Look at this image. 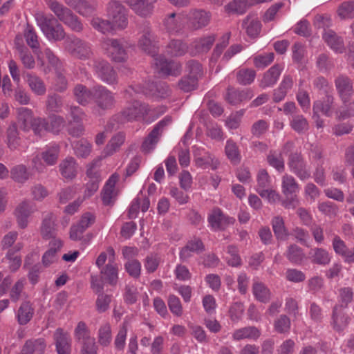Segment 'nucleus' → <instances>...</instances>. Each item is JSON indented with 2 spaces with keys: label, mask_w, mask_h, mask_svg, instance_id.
Returning <instances> with one entry per match:
<instances>
[{
  "label": "nucleus",
  "mask_w": 354,
  "mask_h": 354,
  "mask_svg": "<svg viewBox=\"0 0 354 354\" xmlns=\"http://www.w3.org/2000/svg\"><path fill=\"white\" fill-rule=\"evenodd\" d=\"M171 118L169 116H166L163 120L160 121L155 127L153 131L149 133L148 137L145 139L142 144V149L145 152H150L152 151L158 142L160 136V132L164 127L171 124Z\"/></svg>",
  "instance_id": "nucleus-11"
},
{
  "label": "nucleus",
  "mask_w": 354,
  "mask_h": 354,
  "mask_svg": "<svg viewBox=\"0 0 354 354\" xmlns=\"http://www.w3.org/2000/svg\"><path fill=\"white\" fill-rule=\"evenodd\" d=\"M256 76L255 71L252 69L242 68L236 75L237 81L243 85L251 84Z\"/></svg>",
  "instance_id": "nucleus-56"
},
{
  "label": "nucleus",
  "mask_w": 354,
  "mask_h": 354,
  "mask_svg": "<svg viewBox=\"0 0 354 354\" xmlns=\"http://www.w3.org/2000/svg\"><path fill=\"white\" fill-rule=\"evenodd\" d=\"M36 19L37 25L48 40L55 41L64 38V29L55 18L41 15Z\"/></svg>",
  "instance_id": "nucleus-3"
},
{
  "label": "nucleus",
  "mask_w": 354,
  "mask_h": 354,
  "mask_svg": "<svg viewBox=\"0 0 354 354\" xmlns=\"http://www.w3.org/2000/svg\"><path fill=\"white\" fill-rule=\"evenodd\" d=\"M32 314L33 310L29 303H23L17 314L19 323L21 325L26 324L31 319Z\"/></svg>",
  "instance_id": "nucleus-48"
},
{
  "label": "nucleus",
  "mask_w": 354,
  "mask_h": 354,
  "mask_svg": "<svg viewBox=\"0 0 354 354\" xmlns=\"http://www.w3.org/2000/svg\"><path fill=\"white\" fill-rule=\"evenodd\" d=\"M102 277L109 283L115 285L117 283L118 278V266L114 262L113 263H108L104 268L101 270Z\"/></svg>",
  "instance_id": "nucleus-39"
},
{
  "label": "nucleus",
  "mask_w": 354,
  "mask_h": 354,
  "mask_svg": "<svg viewBox=\"0 0 354 354\" xmlns=\"http://www.w3.org/2000/svg\"><path fill=\"white\" fill-rule=\"evenodd\" d=\"M94 68L97 77L104 82L108 84L117 83L118 78L116 74L107 62L104 60L95 62Z\"/></svg>",
  "instance_id": "nucleus-14"
},
{
  "label": "nucleus",
  "mask_w": 354,
  "mask_h": 354,
  "mask_svg": "<svg viewBox=\"0 0 354 354\" xmlns=\"http://www.w3.org/2000/svg\"><path fill=\"white\" fill-rule=\"evenodd\" d=\"M250 6V3L246 0H234L226 5L225 6V10L230 14H243L246 11Z\"/></svg>",
  "instance_id": "nucleus-46"
},
{
  "label": "nucleus",
  "mask_w": 354,
  "mask_h": 354,
  "mask_svg": "<svg viewBox=\"0 0 354 354\" xmlns=\"http://www.w3.org/2000/svg\"><path fill=\"white\" fill-rule=\"evenodd\" d=\"M292 147V143H287L281 153L274 151L268 156V164L274 167L277 171L282 172L284 170V160L283 155L288 153Z\"/></svg>",
  "instance_id": "nucleus-24"
},
{
  "label": "nucleus",
  "mask_w": 354,
  "mask_h": 354,
  "mask_svg": "<svg viewBox=\"0 0 354 354\" xmlns=\"http://www.w3.org/2000/svg\"><path fill=\"white\" fill-rule=\"evenodd\" d=\"M65 46L69 53L80 59L87 58L91 54L89 46L77 38H68Z\"/></svg>",
  "instance_id": "nucleus-12"
},
{
  "label": "nucleus",
  "mask_w": 354,
  "mask_h": 354,
  "mask_svg": "<svg viewBox=\"0 0 354 354\" xmlns=\"http://www.w3.org/2000/svg\"><path fill=\"white\" fill-rule=\"evenodd\" d=\"M333 99L330 96H326L324 101H316L313 105L314 117L318 116L322 113L326 116H330L332 113V104Z\"/></svg>",
  "instance_id": "nucleus-35"
},
{
  "label": "nucleus",
  "mask_w": 354,
  "mask_h": 354,
  "mask_svg": "<svg viewBox=\"0 0 354 354\" xmlns=\"http://www.w3.org/2000/svg\"><path fill=\"white\" fill-rule=\"evenodd\" d=\"M225 153L227 158L234 163L240 160V154L236 145L232 140H227L225 146Z\"/></svg>",
  "instance_id": "nucleus-59"
},
{
  "label": "nucleus",
  "mask_w": 354,
  "mask_h": 354,
  "mask_svg": "<svg viewBox=\"0 0 354 354\" xmlns=\"http://www.w3.org/2000/svg\"><path fill=\"white\" fill-rule=\"evenodd\" d=\"M337 12L341 18L354 17V2L343 3L339 7Z\"/></svg>",
  "instance_id": "nucleus-64"
},
{
  "label": "nucleus",
  "mask_w": 354,
  "mask_h": 354,
  "mask_svg": "<svg viewBox=\"0 0 354 354\" xmlns=\"http://www.w3.org/2000/svg\"><path fill=\"white\" fill-rule=\"evenodd\" d=\"M211 15L203 10H191L188 15L185 14L187 24L192 28L198 30L202 28L209 23Z\"/></svg>",
  "instance_id": "nucleus-10"
},
{
  "label": "nucleus",
  "mask_w": 354,
  "mask_h": 354,
  "mask_svg": "<svg viewBox=\"0 0 354 354\" xmlns=\"http://www.w3.org/2000/svg\"><path fill=\"white\" fill-rule=\"evenodd\" d=\"M224 258L227 264L232 267H237L241 265V261L236 247L230 245L227 248Z\"/></svg>",
  "instance_id": "nucleus-51"
},
{
  "label": "nucleus",
  "mask_w": 354,
  "mask_h": 354,
  "mask_svg": "<svg viewBox=\"0 0 354 354\" xmlns=\"http://www.w3.org/2000/svg\"><path fill=\"white\" fill-rule=\"evenodd\" d=\"M59 153V147L57 144H50L46 147L41 154V158L48 165H53L57 162Z\"/></svg>",
  "instance_id": "nucleus-34"
},
{
  "label": "nucleus",
  "mask_w": 354,
  "mask_h": 354,
  "mask_svg": "<svg viewBox=\"0 0 354 354\" xmlns=\"http://www.w3.org/2000/svg\"><path fill=\"white\" fill-rule=\"evenodd\" d=\"M251 97L250 92H240L233 89H228L226 98L230 104H236L244 100L250 99Z\"/></svg>",
  "instance_id": "nucleus-54"
},
{
  "label": "nucleus",
  "mask_w": 354,
  "mask_h": 354,
  "mask_svg": "<svg viewBox=\"0 0 354 354\" xmlns=\"http://www.w3.org/2000/svg\"><path fill=\"white\" fill-rule=\"evenodd\" d=\"M91 25L94 29L103 33H110L114 31L113 26L109 20H105L100 17H94L91 20Z\"/></svg>",
  "instance_id": "nucleus-49"
},
{
  "label": "nucleus",
  "mask_w": 354,
  "mask_h": 354,
  "mask_svg": "<svg viewBox=\"0 0 354 354\" xmlns=\"http://www.w3.org/2000/svg\"><path fill=\"white\" fill-rule=\"evenodd\" d=\"M342 307L335 306L333 313V325L335 329L342 330L347 324V317L342 313Z\"/></svg>",
  "instance_id": "nucleus-47"
},
{
  "label": "nucleus",
  "mask_w": 354,
  "mask_h": 354,
  "mask_svg": "<svg viewBox=\"0 0 354 354\" xmlns=\"http://www.w3.org/2000/svg\"><path fill=\"white\" fill-rule=\"evenodd\" d=\"M74 337L81 344L88 342L89 339H94L91 337L90 330L84 322L77 323L74 330Z\"/></svg>",
  "instance_id": "nucleus-44"
},
{
  "label": "nucleus",
  "mask_w": 354,
  "mask_h": 354,
  "mask_svg": "<svg viewBox=\"0 0 354 354\" xmlns=\"http://www.w3.org/2000/svg\"><path fill=\"white\" fill-rule=\"evenodd\" d=\"M22 42V37L21 35H17L15 38V44L19 53L20 59L26 68H33L35 66L34 57L28 50L21 44Z\"/></svg>",
  "instance_id": "nucleus-23"
},
{
  "label": "nucleus",
  "mask_w": 354,
  "mask_h": 354,
  "mask_svg": "<svg viewBox=\"0 0 354 354\" xmlns=\"http://www.w3.org/2000/svg\"><path fill=\"white\" fill-rule=\"evenodd\" d=\"M244 114L243 110H240L234 113L231 114L225 122V125L230 129H237L241 123L242 117Z\"/></svg>",
  "instance_id": "nucleus-62"
},
{
  "label": "nucleus",
  "mask_w": 354,
  "mask_h": 354,
  "mask_svg": "<svg viewBox=\"0 0 354 354\" xmlns=\"http://www.w3.org/2000/svg\"><path fill=\"white\" fill-rule=\"evenodd\" d=\"M65 1L82 15H87L92 11L91 7L84 0H65Z\"/></svg>",
  "instance_id": "nucleus-58"
},
{
  "label": "nucleus",
  "mask_w": 354,
  "mask_h": 354,
  "mask_svg": "<svg viewBox=\"0 0 354 354\" xmlns=\"http://www.w3.org/2000/svg\"><path fill=\"white\" fill-rule=\"evenodd\" d=\"M324 41L335 52L342 53L344 48L342 39L337 36L335 32L328 30L323 35Z\"/></svg>",
  "instance_id": "nucleus-36"
},
{
  "label": "nucleus",
  "mask_w": 354,
  "mask_h": 354,
  "mask_svg": "<svg viewBox=\"0 0 354 354\" xmlns=\"http://www.w3.org/2000/svg\"><path fill=\"white\" fill-rule=\"evenodd\" d=\"M124 142V134L120 133L113 136L102 152V154L98 160H101L103 158L112 156L117 151V150L120 147Z\"/></svg>",
  "instance_id": "nucleus-31"
},
{
  "label": "nucleus",
  "mask_w": 354,
  "mask_h": 354,
  "mask_svg": "<svg viewBox=\"0 0 354 354\" xmlns=\"http://www.w3.org/2000/svg\"><path fill=\"white\" fill-rule=\"evenodd\" d=\"M107 16L114 31L124 29L127 26V18L125 8L120 3L111 1L108 8Z\"/></svg>",
  "instance_id": "nucleus-6"
},
{
  "label": "nucleus",
  "mask_w": 354,
  "mask_h": 354,
  "mask_svg": "<svg viewBox=\"0 0 354 354\" xmlns=\"http://www.w3.org/2000/svg\"><path fill=\"white\" fill-rule=\"evenodd\" d=\"M55 216L52 213L46 214L43 219L41 233L44 238L50 237L55 230Z\"/></svg>",
  "instance_id": "nucleus-41"
},
{
  "label": "nucleus",
  "mask_w": 354,
  "mask_h": 354,
  "mask_svg": "<svg viewBox=\"0 0 354 354\" xmlns=\"http://www.w3.org/2000/svg\"><path fill=\"white\" fill-rule=\"evenodd\" d=\"M260 336V331L255 327L248 326L235 330L233 333V338L235 340L243 339H256Z\"/></svg>",
  "instance_id": "nucleus-40"
},
{
  "label": "nucleus",
  "mask_w": 354,
  "mask_h": 354,
  "mask_svg": "<svg viewBox=\"0 0 354 354\" xmlns=\"http://www.w3.org/2000/svg\"><path fill=\"white\" fill-rule=\"evenodd\" d=\"M24 37L27 44L37 53V52L36 50L39 48V43L37 35L33 28L27 26L24 32Z\"/></svg>",
  "instance_id": "nucleus-57"
},
{
  "label": "nucleus",
  "mask_w": 354,
  "mask_h": 354,
  "mask_svg": "<svg viewBox=\"0 0 354 354\" xmlns=\"http://www.w3.org/2000/svg\"><path fill=\"white\" fill-rule=\"evenodd\" d=\"M38 118H34L31 110L27 108L21 107L18 110L19 123L24 130H28L30 128L34 130V126Z\"/></svg>",
  "instance_id": "nucleus-30"
},
{
  "label": "nucleus",
  "mask_w": 354,
  "mask_h": 354,
  "mask_svg": "<svg viewBox=\"0 0 354 354\" xmlns=\"http://www.w3.org/2000/svg\"><path fill=\"white\" fill-rule=\"evenodd\" d=\"M282 70L283 66L279 64L271 67L264 74L261 83V86L266 88L274 84L279 79Z\"/></svg>",
  "instance_id": "nucleus-32"
},
{
  "label": "nucleus",
  "mask_w": 354,
  "mask_h": 354,
  "mask_svg": "<svg viewBox=\"0 0 354 354\" xmlns=\"http://www.w3.org/2000/svg\"><path fill=\"white\" fill-rule=\"evenodd\" d=\"M311 260L313 263L326 265L330 261V256L328 252L322 248H315L310 252Z\"/></svg>",
  "instance_id": "nucleus-45"
},
{
  "label": "nucleus",
  "mask_w": 354,
  "mask_h": 354,
  "mask_svg": "<svg viewBox=\"0 0 354 354\" xmlns=\"http://www.w3.org/2000/svg\"><path fill=\"white\" fill-rule=\"evenodd\" d=\"M108 261L109 263L115 262V252L112 248H109L106 251L102 252L96 259V265L97 267H102L105 262Z\"/></svg>",
  "instance_id": "nucleus-61"
},
{
  "label": "nucleus",
  "mask_w": 354,
  "mask_h": 354,
  "mask_svg": "<svg viewBox=\"0 0 354 354\" xmlns=\"http://www.w3.org/2000/svg\"><path fill=\"white\" fill-rule=\"evenodd\" d=\"M6 142L8 147L11 151L19 149L21 140L15 125H12L8 129Z\"/></svg>",
  "instance_id": "nucleus-42"
},
{
  "label": "nucleus",
  "mask_w": 354,
  "mask_h": 354,
  "mask_svg": "<svg viewBox=\"0 0 354 354\" xmlns=\"http://www.w3.org/2000/svg\"><path fill=\"white\" fill-rule=\"evenodd\" d=\"M274 233L279 240H285L288 236V232L284 225L282 218L274 217L272 222Z\"/></svg>",
  "instance_id": "nucleus-50"
},
{
  "label": "nucleus",
  "mask_w": 354,
  "mask_h": 354,
  "mask_svg": "<svg viewBox=\"0 0 354 354\" xmlns=\"http://www.w3.org/2000/svg\"><path fill=\"white\" fill-rule=\"evenodd\" d=\"M59 167L62 176L65 179H73L78 172V165L75 160L72 157H68L63 160L60 162Z\"/></svg>",
  "instance_id": "nucleus-21"
},
{
  "label": "nucleus",
  "mask_w": 354,
  "mask_h": 354,
  "mask_svg": "<svg viewBox=\"0 0 354 354\" xmlns=\"http://www.w3.org/2000/svg\"><path fill=\"white\" fill-rule=\"evenodd\" d=\"M55 340L58 354H70V338L66 333L58 328L55 333Z\"/></svg>",
  "instance_id": "nucleus-26"
},
{
  "label": "nucleus",
  "mask_w": 354,
  "mask_h": 354,
  "mask_svg": "<svg viewBox=\"0 0 354 354\" xmlns=\"http://www.w3.org/2000/svg\"><path fill=\"white\" fill-rule=\"evenodd\" d=\"M243 26L247 35L250 37H257L261 29V22L254 15H248L243 22Z\"/></svg>",
  "instance_id": "nucleus-29"
},
{
  "label": "nucleus",
  "mask_w": 354,
  "mask_h": 354,
  "mask_svg": "<svg viewBox=\"0 0 354 354\" xmlns=\"http://www.w3.org/2000/svg\"><path fill=\"white\" fill-rule=\"evenodd\" d=\"M91 144L86 140H80L73 145L75 153L78 157L86 158L91 151Z\"/></svg>",
  "instance_id": "nucleus-53"
},
{
  "label": "nucleus",
  "mask_w": 354,
  "mask_h": 354,
  "mask_svg": "<svg viewBox=\"0 0 354 354\" xmlns=\"http://www.w3.org/2000/svg\"><path fill=\"white\" fill-rule=\"evenodd\" d=\"M37 60L44 68V71H50L51 68L57 67L59 64L57 57L49 49H45L44 54L42 53H37Z\"/></svg>",
  "instance_id": "nucleus-28"
},
{
  "label": "nucleus",
  "mask_w": 354,
  "mask_h": 354,
  "mask_svg": "<svg viewBox=\"0 0 354 354\" xmlns=\"http://www.w3.org/2000/svg\"><path fill=\"white\" fill-rule=\"evenodd\" d=\"M291 127L296 131L301 133L308 129V123L302 115H295L290 120Z\"/></svg>",
  "instance_id": "nucleus-60"
},
{
  "label": "nucleus",
  "mask_w": 354,
  "mask_h": 354,
  "mask_svg": "<svg viewBox=\"0 0 354 354\" xmlns=\"http://www.w3.org/2000/svg\"><path fill=\"white\" fill-rule=\"evenodd\" d=\"M124 1L137 15L147 17L152 13L157 0H124Z\"/></svg>",
  "instance_id": "nucleus-17"
},
{
  "label": "nucleus",
  "mask_w": 354,
  "mask_h": 354,
  "mask_svg": "<svg viewBox=\"0 0 354 354\" xmlns=\"http://www.w3.org/2000/svg\"><path fill=\"white\" fill-rule=\"evenodd\" d=\"M93 98L96 104L93 112L99 115L102 113L101 111L112 109L115 102L113 94L103 86L93 88Z\"/></svg>",
  "instance_id": "nucleus-5"
},
{
  "label": "nucleus",
  "mask_w": 354,
  "mask_h": 354,
  "mask_svg": "<svg viewBox=\"0 0 354 354\" xmlns=\"http://www.w3.org/2000/svg\"><path fill=\"white\" fill-rule=\"evenodd\" d=\"M35 205L28 201H24L18 205L15 211L17 223L21 228L27 227L29 216L35 211Z\"/></svg>",
  "instance_id": "nucleus-15"
},
{
  "label": "nucleus",
  "mask_w": 354,
  "mask_h": 354,
  "mask_svg": "<svg viewBox=\"0 0 354 354\" xmlns=\"http://www.w3.org/2000/svg\"><path fill=\"white\" fill-rule=\"evenodd\" d=\"M46 348L44 339H38L26 342L21 354H42Z\"/></svg>",
  "instance_id": "nucleus-38"
},
{
  "label": "nucleus",
  "mask_w": 354,
  "mask_h": 354,
  "mask_svg": "<svg viewBox=\"0 0 354 354\" xmlns=\"http://www.w3.org/2000/svg\"><path fill=\"white\" fill-rule=\"evenodd\" d=\"M287 257L291 262L299 263L304 258V254L299 247L296 245H291L288 248Z\"/></svg>",
  "instance_id": "nucleus-63"
},
{
  "label": "nucleus",
  "mask_w": 354,
  "mask_h": 354,
  "mask_svg": "<svg viewBox=\"0 0 354 354\" xmlns=\"http://www.w3.org/2000/svg\"><path fill=\"white\" fill-rule=\"evenodd\" d=\"M187 50V45L181 41L171 40L168 45L167 51L173 56H181L186 53Z\"/></svg>",
  "instance_id": "nucleus-55"
},
{
  "label": "nucleus",
  "mask_w": 354,
  "mask_h": 354,
  "mask_svg": "<svg viewBox=\"0 0 354 354\" xmlns=\"http://www.w3.org/2000/svg\"><path fill=\"white\" fill-rule=\"evenodd\" d=\"M49 6L56 16L72 30L78 32L82 29V24L68 9L55 1H50Z\"/></svg>",
  "instance_id": "nucleus-7"
},
{
  "label": "nucleus",
  "mask_w": 354,
  "mask_h": 354,
  "mask_svg": "<svg viewBox=\"0 0 354 354\" xmlns=\"http://www.w3.org/2000/svg\"><path fill=\"white\" fill-rule=\"evenodd\" d=\"M335 86L340 97L346 104L353 94V83L347 77L339 76L335 80ZM344 106L347 105L344 104Z\"/></svg>",
  "instance_id": "nucleus-20"
},
{
  "label": "nucleus",
  "mask_w": 354,
  "mask_h": 354,
  "mask_svg": "<svg viewBox=\"0 0 354 354\" xmlns=\"http://www.w3.org/2000/svg\"><path fill=\"white\" fill-rule=\"evenodd\" d=\"M186 23L185 13H171L164 21L167 31L171 34H177L181 32Z\"/></svg>",
  "instance_id": "nucleus-16"
},
{
  "label": "nucleus",
  "mask_w": 354,
  "mask_h": 354,
  "mask_svg": "<svg viewBox=\"0 0 354 354\" xmlns=\"http://www.w3.org/2000/svg\"><path fill=\"white\" fill-rule=\"evenodd\" d=\"M139 48L153 57V64L160 73L167 75H177L180 73V65L174 62H168L163 56H155L157 41L154 35L149 29L142 32L138 41Z\"/></svg>",
  "instance_id": "nucleus-1"
},
{
  "label": "nucleus",
  "mask_w": 354,
  "mask_h": 354,
  "mask_svg": "<svg viewBox=\"0 0 354 354\" xmlns=\"http://www.w3.org/2000/svg\"><path fill=\"white\" fill-rule=\"evenodd\" d=\"M299 191V186L295 179L290 175L284 174L281 178V192L286 199L283 205L287 209H295L299 203L296 194Z\"/></svg>",
  "instance_id": "nucleus-4"
},
{
  "label": "nucleus",
  "mask_w": 354,
  "mask_h": 354,
  "mask_svg": "<svg viewBox=\"0 0 354 354\" xmlns=\"http://www.w3.org/2000/svg\"><path fill=\"white\" fill-rule=\"evenodd\" d=\"M94 164V162L92 163L86 171L87 176L91 178V182L86 184L83 198L84 200L93 195L99 187L100 176L96 171H93Z\"/></svg>",
  "instance_id": "nucleus-25"
},
{
  "label": "nucleus",
  "mask_w": 354,
  "mask_h": 354,
  "mask_svg": "<svg viewBox=\"0 0 354 354\" xmlns=\"http://www.w3.org/2000/svg\"><path fill=\"white\" fill-rule=\"evenodd\" d=\"M102 48L107 55L115 62H124L127 58L125 50L115 39H106L102 43Z\"/></svg>",
  "instance_id": "nucleus-13"
},
{
  "label": "nucleus",
  "mask_w": 354,
  "mask_h": 354,
  "mask_svg": "<svg viewBox=\"0 0 354 354\" xmlns=\"http://www.w3.org/2000/svg\"><path fill=\"white\" fill-rule=\"evenodd\" d=\"M207 221L210 227L214 230H222L233 225L235 220L232 217L225 215L221 209L214 208L208 214Z\"/></svg>",
  "instance_id": "nucleus-9"
},
{
  "label": "nucleus",
  "mask_w": 354,
  "mask_h": 354,
  "mask_svg": "<svg viewBox=\"0 0 354 354\" xmlns=\"http://www.w3.org/2000/svg\"><path fill=\"white\" fill-rule=\"evenodd\" d=\"M215 41L214 35H208L198 38L194 41L191 52L192 54H197L208 51Z\"/></svg>",
  "instance_id": "nucleus-27"
},
{
  "label": "nucleus",
  "mask_w": 354,
  "mask_h": 354,
  "mask_svg": "<svg viewBox=\"0 0 354 354\" xmlns=\"http://www.w3.org/2000/svg\"><path fill=\"white\" fill-rule=\"evenodd\" d=\"M119 176L116 174H113L107 180L104 187L102 193V199L105 205H111L116 196L115 185L118 180Z\"/></svg>",
  "instance_id": "nucleus-22"
},
{
  "label": "nucleus",
  "mask_w": 354,
  "mask_h": 354,
  "mask_svg": "<svg viewBox=\"0 0 354 354\" xmlns=\"http://www.w3.org/2000/svg\"><path fill=\"white\" fill-rule=\"evenodd\" d=\"M288 166L290 171L302 180L308 178L310 176L305 163L301 158L300 156L297 153L290 155Z\"/></svg>",
  "instance_id": "nucleus-19"
},
{
  "label": "nucleus",
  "mask_w": 354,
  "mask_h": 354,
  "mask_svg": "<svg viewBox=\"0 0 354 354\" xmlns=\"http://www.w3.org/2000/svg\"><path fill=\"white\" fill-rule=\"evenodd\" d=\"M141 93L147 94L142 88L140 86H129L125 91V98L127 100H133L129 103L124 109L120 112L118 118L120 122H126L138 120L147 114H151V110L148 105L145 103H141L136 98Z\"/></svg>",
  "instance_id": "nucleus-2"
},
{
  "label": "nucleus",
  "mask_w": 354,
  "mask_h": 354,
  "mask_svg": "<svg viewBox=\"0 0 354 354\" xmlns=\"http://www.w3.org/2000/svg\"><path fill=\"white\" fill-rule=\"evenodd\" d=\"M26 82L31 91L37 95H43L45 94L46 88V86L39 77L28 74L26 75Z\"/></svg>",
  "instance_id": "nucleus-37"
},
{
  "label": "nucleus",
  "mask_w": 354,
  "mask_h": 354,
  "mask_svg": "<svg viewBox=\"0 0 354 354\" xmlns=\"http://www.w3.org/2000/svg\"><path fill=\"white\" fill-rule=\"evenodd\" d=\"M252 291L255 298L261 302L266 303L270 299V290L262 283H254Z\"/></svg>",
  "instance_id": "nucleus-43"
},
{
  "label": "nucleus",
  "mask_w": 354,
  "mask_h": 354,
  "mask_svg": "<svg viewBox=\"0 0 354 354\" xmlns=\"http://www.w3.org/2000/svg\"><path fill=\"white\" fill-rule=\"evenodd\" d=\"M75 100L82 105H86L93 97V88L88 90L82 84L77 85L73 90Z\"/></svg>",
  "instance_id": "nucleus-33"
},
{
  "label": "nucleus",
  "mask_w": 354,
  "mask_h": 354,
  "mask_svg": "<svg viewBox=\"0 0 354 354\" xmlns=\"http://www.w3.org/2000/svg\"><path fill=\"white\" fill-rule=\"evenodd\" d=\"M189 66L192 67L190 71L191 75L183 78L178 84L180 88L185 92H189L196 88V76L201 71V66L198 62H190Z\"/></svg>",
  "instance_id": "nucleus-18"
},
{
  "label": "nucleus",
  "mask_w": 354,
  "mask_h": 354,
  "mask_svg": "<svg viewBox=\"0 0 354 354\" xmlns=\"http://www.w3.org/2000/svg\"><path fill=\"white\" fill-rule=\"evenodd\" d=\"M50 122L48 124L44 119L38 118L34 126L35 134L42 137L46 132H52L53 133H59L64 126V121L62 118L57 115L50 117Z\"/></svg>",
  "instance_id": "nucleus-8"
},
{
  "label": "nucleus",
  "mask_w": 354,
  "mask_h": 354,
  "mask_svg": "<svg viewBox=\"0 0 354 354\" xmlns=\"http://www.w3.org/2000/svg\"><path fill=\"white\" fill-rule=\"evenodd\" d=\"M98 342L100 345L107 346L112 340L111 329L109 324L102 325L98 330Z\"/></svg>",
  "instance_id": "nucleus-52"
}]
</instances>
